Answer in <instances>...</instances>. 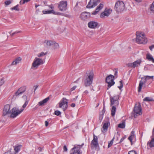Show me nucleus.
<instances>
[{"mask_svg": "<svg viewBox=\"0 0 154 154\" xmlns=\"http://www.w3.org/2000/svg\"><path fill=\"white\" fill-rule=\"evenodd\" d=\"M100 0H90L86 8H91L95 7L100 3Z\"/></svg>", "mask_w": 154, "mask_h": 154, "instance_id": "9b49d317", "label": "nucleus"}, {"mask_svg": "<svg viewBox=\"0 0 154 154\" xmlns=\"http://www.w3.org/2000/svg\"><path fill=\"white\" fill-rule=\"evenodd\" d=\"M39 5H35V7L36 8H37L38 7Z\"/></svg>", "mask_w": 154, "mask_h": 154, "instance_id": "774afa93", "label": "nucleus"}, {"mask_svg": "<svg viewBox=\"0 0 154 154\" xmlns=\"http://www.w3.org/2000/svg\"><path fill=\"white\" fill-rule=\"evenodd\" d=\"M77 97H78V96H77L75 98H74L72 99V100H75L77 99Z\"/></svg>", "mask_w": 154, "mask_h": 154, "instance_id": "e2e57ef3", "label": "nucleus"}, {"mask_svg": "<svg viewBox=\"0 0 154 154\" xmlns=\"http://www.w3.org/2000/svg\"><path fill=\"white\" fill-rule=\"evenodd\" d=\"M119 98V95H117L114 96L113 97L110 98V105H115V106H118L119 102L118 100Z\"/></svg>", "mask_w": 154, "mask_h": 154, "instance_id": "f8f14e48", "label": "nucleus"}, {"mask_svg": "<svg viewBox=\"0 0 154 154\" xmlns=\"http://www.w3.org/2000/svg\"><path fill=\"white\" fill-rule=\"evenodd\" d=\"M22 145H16L15 146H14V150L16 153H17L20 149Z\"/></svg>", "mask_w": 154, "mask_h": 154, "instance_id": "c85d7f7f", "label": "nucleus"}, {"mask_svg": "<svg viewBox=\"0 0 154 154\" xmlns=\"http://www.w3.org/2000/svg\"><path fill=\"white\" fill-rule=\"evenodd\" d=\"M103 7V4L102 3H100L99 5L97 6L95 10L91 14L93 15L96 14L100 10L102 9Z\"/></svg>", "mask_w": 154, "mask_h": 154, "instance_id": "aec40b11", "label": "nucleus"}, {"mask_svg": "<svg viewBox=\"0 0 154 154\" xmlns=\"http://www.w3.org/2000/svg\"><path fill=\"white\" fill-rule=\"evenodd\" d=\"M127 66L129 67L134 68L133 63H129L127 64Z\"/></svg>", "mask_w": 154, "mask_h": 154, "instance_id": "f704fd0d", "label": "nucleus"}, {"mask_svg": "<svg viewBox=\"0 0 154 154\" xmlns=\"http://www.w3.org/2000/svg\"><path fill=\"white\" fill-rule=\"evenodd\" d=\"M26 86H22L17 91L15 92V95L13 97L18 96L22 94L25 92L26 90Z\"/></svg>", "mask_w": 154, "mask_h": 154, "instance_id": "dca6fc26", "label": "nucleus"}, {"mask_svg": "<svg viewBox=\"0 0 154 154\" xmlns=\"http://www.w3.org/2000/svg\"><path fill=\"white\" fill-rule=\"evenodd\" d=\"M136 34V41L138 43L145 44L147 42V39L144 34L140 33L139 32H137Z\"/></svg>", "mask_w": 154, "mask_h": 154, "instance_id": "f03ea898", "label": "nucleus"}, {"mask_svg": "<svg viewBox=\"0 0 154 154\" xmlns=\"http://www.w3.org/2000/svg\"><path fill=\"white\" fill-rule=\"evenodd\" d=\"M141 62V61L140 60H137L133 62L134 68L136 66H138L139 65H140Z\"/></svg>", "mask_w": 154, "mask_h": 154, "instance_id": "c756f323", "label": "nucleus"}, {"mask_svg": "<svg viewBox=\"0 0 154 154\" xmlns=\"http://www.w3.org/2000/svg\"><path fill=\"white\" fill-rule=\"evenodd\" d=\"M147 144L150 148L154 147V139L151 137V140L148 142Z\"/></svg>", "mask_w": 154, "mask_h": 154, "instance_id": "393cba45", "label": "nucleus"}, {"mask_svg": "<svg viewBox=\"0 0 154 154\" xmlns=\"http://www.w3.org/2000/svg\"><path fill=\"white\" fill-rule=\"evenodd\" d=\"M112 10L111 9H109L107 10H105L103 12L101 13L100 15L101 17H103L105 16H108L111 13Z\"/></svg>", "mask_w": 154, "mask_h": 154, "instance_id": "6ab92c4d", "label": "nucleus"}, {"mask_svg": "<svg viewBox=\"0 0 154 154\" xmlns=\"http://www.w3.org/2000/svg\"><path fill=\"white\" fill-rule=\"evenodd\" d=\"M10 106L9 104H8L5 105L3 110V115L5 116L6 115L10 113L11 112V111H10Z\"/></svg>", "mask_w": 154, "mask_h": 154, "instance_id": "a211bd4d", "label": "nucleus"}, {"mask_svg": "<svg viewBox=\"0 0 154 154\" xmlns=\"http://www.w3.org/2000/svg\"><path fill=\"white\" fill-rule=\"evenodd\" d=\"M46 54H47L46 53H45L43 52H42L40 54H38V57H41L45 55Z\"/></svg>", "mask_w": 154, "mask_h": 154, "instance_id": "ea45409f", "label": "nucleus"}, {"mask_svg": "<svg viewBox=\"0 0 154 154\" xmlns=\"http://www.w3.org/2000/svg\"><path fill=\"white\" fill-rule=\"evenodd\" d=\"M143 100L144 101L147 102L152 101H154L152 99L149 97H146L143 99Z\"/></svg>", "mask_w": 154, "mask_h": 154, "instance_id": "72a5a7b5", "label": "nucleus"}, {"mask_svg": "<svg viewBox=\"0 0 154 154\" xmlns=\"http://www.w3.org/2000/svg\"><path fill=\"white\" fill-rule=\"evenodd\" d=\"M126 136H125L123 137H122L119 143H121L124 140V139L126 138Z\"/></svg>", "mask_w": 154, "mask_h": 154, "instance_id": "c03bdc74", "label": "nucleus"}, {"mask_svg": "<svg viewBox=\"0 0 154 154\" xmlns=\"http://www.w3.org/2000/svg\"><path fill=\"white\" fill-rule=\"evenodd\" d=\"M76 87H77V86H75L73 87L72 88L70 89V91H73L76 88Z\"/></svg>", "mask_w": 154, "mask_h": 154, "instance_id": "de8ad7c7", "label": "nucleus"}, {"mask_svg": "<svg viewBox=\"0 0 154 154\" xmlns=\"http://www.w3.org/2000/svg\"><path fill=\"white\" fill-rule=\"evenodd\" d=\"M146 58L148 60L154 63V58L150 54L148 53L146 54Z\"/></svg>", "mask_w": 154, "mask_h": 154, "instance_id": "b1692460", "label": "nucleus"}, {"mask_svg": "<svg viewBox=\"0 0 154 154\" xmlns=\"http://www.w3.org/2000/svg\"><path fill=\"white\" fill-rule=\"evenodd\" d=\"M45 125L46 127H47L48 126V122L47 121H45Z\"/></svg>", "mask_w": 154, "mask_h": 154, "instance_id": "5fc2aeb1", "label": "nucleus"}, {"mask_svg": "<svg viewBox=\"0 0 154 154\" xmlns=\"http://www.w3.org/2000/svg\"><path fill=\"white\" fill-rule=\"evenodd\" d=\"M21 60V58L20 57H17L12 62L11 65H17V63H19Z\"/></svg>", "mask_w": 154, "mask_h": 154, "instance_id": "a878e982", "label": "nucleus"}, {"mask_svg": "<svg viewBox=\"0 0 154 154\" xmlns=\"http://www.w3.org/2000/svg\"><path fill=\"white\" fill-rule=\"evenodd\" d=\"M44 63L43 60L41 59L35 57L32 66V69H37L39 66Z\"/></svg>", "mask_w": 154, "mask_h": 154, "instance_id": "39448f33", "label": "nucleus"}, {"mask_svg": "<svg viewBox=\"0 0 154 154\" xmlns=\"http://www.w3.org/2000/svg\"><path fill=\"white\" fill-rule=\"evenodd\" d=\"M23 0H21L20 2V5L24 4L25 3H23Z\"/></svg>", "mask_w": 154, "mask_h": 154, "instance_id": "6e6d98bb", "label": "nucleus"}, {"mask_svg": "<svg viewBox=\"0 0 154 154\" xmlns=\"http://www.w3.org/2000/svg\"><path fill=\"white\" fill-rule=\"evenodd\" d=\"M115 139L114 137L112 139V140L110 141V142L108 143V147L109 148L110 146H111L113 142V140H114Z\"/></svg>", "mask_w": 154, "mask_h": 154, "instance_id": "4c0bfd02", "label": "nucleus"}, {"mask_svg": "<svg viewBox=\"0 0 154 154\" xmlns=\"http://www.w3.org/2000/svg\"><path fill=\"white\" fill-rule=\"evenodd\" d=\"M150 10L153 13H154V1L151 5Z\"/></svg>", "mask_w": 154, "mask_h": 154, "instance_id": "c9c22d12", "label": "nucleus"}, {"mask_svg": "<svg viewBox=\"0 0 154 154\" xmlns=\"http://www.w3.org/2000/svg\"><path fill=\"white\" fill-rule=\"evenodd\" d=\"M53 49L54 50L58 49L59 48V44L54 41V43L53 45Z\"/></svg>", "mask_w": 154, "mask_h": 154, "instance_id": "2f4dec72", "label": "nucleus"}, {"mask_svg": "<svg viewBox=\"0 0 154 154\" xmlns=\"http://www.w3.org/2000/svg\"><path fill=\"white\" fill-rule=\"evenodd\" d=\"M19 5H17L16 6H14V7L11 8L12 10H14L16 11H20V9L18 8Z\"/></svg>", "mask_w": 154, "mask_h": 154, "instance_id": "e433bc0d", "label": "nucleus"}, {"mask_svg": "<svg viewBox=\"0 0 154 154\" xmlns=\"http://www.w3.org/2000/svg\"><path fill=\"white\" fill-rule=\"evenodd\" d=\"M61 113L58 110H56L54 112L55 114L57 116H59Z\"/></svg>", "mask_w": 154, "mask_h": 154, "instance_id": "79ce46f5", "label": "nucleus"}, {"mask_svg": "<svg viewBox=\"0 0 154 154\" xmlns=\"http://www.w3.org/2000/svg\"><path fill=\"white\" fill-rule=\"evenodd\" d=\"M125 126V122H123L121 123H120L118 125V127L121 128H124Z\"/></svg>", "mask_w": 154, "mask_h": 154, "instance_id": "473e14b6", "label": "nucleus"}, {"mask_svg": "<svg viewBox=\"0 0 154 154\" xmlns=\"http://www.w3.org/2000/svg\"><path fill=\"white\" fill-rule=\"evenodd\" d=\"M14 35H15V33L14 32L13 33L11 34V36H13Z\"/></svg>", "mask_w": 154, "mask_h": 154, "instance_id": "338daca9", "label": "nucleus"}, {"mask_svg": "<svg viewBox=\"0 0 154 154\" xmlns=\"http://www.w3.org/2000/svg\"><path fill=\"white\" fill-rule=\"evenodd\" d=\"M21 31H17L14 32L15 33V34H16L21 33Z\"/></svg>", "mask_w": 154, "mask_h": 154, "instance_id": "bf43d9fd", "label": "nucleus"}, {"mask_svg": "<svg viewBox=\"0 0 154 154\" xmlns=\"http://www.w3.org/2000/svg\"><path fill=\"white\" fill-rule=\"evenodd\" d=\"M54 11L53 10L48 11L43 10L42 11V13L44 14H49L51 13H54Z\"/></svg>", "mask_w": 154, "mask_h": 154, "instance_id": "7c9ffc66", "label": "nucleus"}, {"mask_svg": "<svg viewBox=\"0 0 154 154\" xmlns=\"http://www.w3.org/2000/svg\"><path fill=\"white\" fill-rule=\"evenodd\" d=\"M135 137V135L134 134V131H132L131 133L130 136L128 138V139L130 141L131 145L132 144V140Z\"/></svg>", "mask_w": 154, "mask_h": 154, "instance_id": "5701e85b", "label": "nucleus"}, {"mask_svg": "<svg viewBox=\"0 0 154 154\" xmlns=\"http://www.w3.org/2000/svg\"><path fill=\"white\" fill-rule=\"evenodd\" d=\"M71 106L72 107H74L75 106V104L74 103H72L71 104Z\"/></svg>", "mask_w": 154, "mask_h": 154, "instance_id": "052dcab7", "label": "nucleus"}, {"mask_svg": "<svg viewBox=\"0 0 154 154\" xmlns=\"http://www.w3.org/2000/svg\"><path fill=\"white\" fill-rule=\"evenodd\" d=\"M152 137L154 139V128H153L152 131Z\"/></svg>", "mask_w": 154, "mask_h": 154, "instance_id": "864d4df0", "label": "nucleus"}, {"mask_svg": "<svg viewBox=\"0 0 154 154\" xmlns=\"http://www.w3.org/2000/svg\"><path fill=\"white\" fill-rule=\"evenodd\" d=\"M45 43H46L47 46H50L53 45V44L54 43V41L51 40H45Z\"/></svg>", "mask_w": 154, "mask_h": 154, "instance_id": "cd10ccee", "label": "nucleus"}, {"mask_svg": "<svg viewBox=\"0 0 154 154\" xmlns=\"http://www.w3.org/2000/svg\"><path fill=\"white\" fill-rule=\"evenodd\" d=\"M23 110L24 109L22 108H21L20 110H19L17 108H13L11 111L10 117L12 118L16 117L23 112Z\"/></svg>", "mask_w": 154, "mask_h": 154, "instance_id": "423d86ee", "label": "nucleus"}, {"mask_svg": "<svg viewBox=\"0 0 154 154\" xmlns=\"http://www.w3.org/2000/svg\"><path fill=\"white\" fill-rule=\"evenodd\" d=\"M114 76L112 75H110L106 77V82L108 84L107 90L115 84V82L114 81Z\"/></svg>", "mask_w": 154, "mask_h": 154, "instance_id": "0eeeda50", "label": "nucleus"}, {"mask_svg": "<svg viewBox=\"0 0 154 154\" xmlns=\"http://www.w3.org/2000/svg\"><path fill=\"white\" fill-rule=\"evenodd\" d=\"M84 145L83 143L81 145H74V147L71 150V154H82L81 149Z\"/></svg>", "mask_w": 154, "mask_h": 154, "instance_id": "20e7f679", "label": "nucleus"}, {"mask_svg": "<svg viewBox=\"0 0 154 154\" xmlns=\"http://www.w3.org/2000/svg\"><path fill=\"white\" fill-rule=\"evenodd\" d=\"M4 154H12V153L11 150L8 151V152H5Z\"/></svg>", "mask_w": 154, "mask_h": 154, "instance_id": "3c124183", "label": "nucleus"}, {"mask_svg": "<svg viewBox=\"0 0 154 154\" xmlns=\"http://www.w3.org/2000/svg\"><path fill=\"white\" fill-rule=\"evenodd\" d=\"M49 99V98L48 97L42 101L38 102V104L35 106L36 108L38 107L39 106H42L44 105V104L46 103Z\"/></svg>", "mask_w": 154, "mask_h": 154, "instance_id": "4be33fe9", "label": "nucleus"}, {"mask_svg": "<svg viewBox=\"0 0 154 154\" xmlns=\"http://www.w3.org/2000/svg\"><path fill=\"white\" fill-rule=\"evenodd\" d=\"M98 23L95 21H91L88 23V27L92 29H94L97 28Z\"/></svg>", "mask_w": 154, "mask_h": 154, "instance_id": "f3484780", "label": "nucleus"}, {"mask_svg": "<svg viewBox=\"0 0 154 154\" xmlns=\"http://www.w3.org/2000/svg\"><path fill=\"white\" fill-rule=\"evenodd\" d=\"M91 17V14L90 13L84 12H82L80 16V18L83 21H87Z\"/></svg>", "mask_w": 154, "mask_h": 154, "instance_id": "4468645a", "label": "nucleus"}, {"mask_svg": "<svg viewBox=\"0 0 154 154\" xmlns=\"http://www.w3.org/2000/svg\"><path fill=\"white\" fill-rule=\"evenodd\" d=\"M88 91L87 90L85 91L84 92V93L86 94H88Z\"/></svg>", "mask_w": 154, "mask_h": 154, "instance_id": "680f3d73", "label": "nucleus"}, {"mask_svg": "<svg viewBox=\"0 0 154 154\" xmlns=\"http://www.w3.org/2000/svg\"><path fill=\"white\" fill-rule=\"evenodd\" d=\"M49 7L50 8H51L52 9H53L54 8V7L52 5H49Z\"/></svg>", "mask_w": 154, "mask_h": 154, "instance_id": "4d7b16f0", "label": "nucleus"}, {"mask_svg": "<svg viewBox=\"0 0 154 154\" xmlns=\"http://www.w3.org/2000/svg\"><path fill=\"white\" fill-rule=\"evenodd\" d=\"M125 9V5L124 2L120 1H118L115 4L114 9L118 13L124 11Z\"/></svg>", "mask_w": 154, "mask_h": 154, "instance_id": "7ed1b4c3", "label": "nucleus"}, {"mask_svg": "<svg viewBox=\"0 0 154 154\" xmlns=\"http://www.w3.org/2000/svg\"><path fill=\"white\" fill-rule=\"evenodd\" d=\"M128 154H137L136 151L135 150H132L129 151L128 152Z\"/></svg>", "mask_w": 154, "mask_h": 154, "instance_id": "58836bf2", "label": "nucleus"}, {"mask_svg": "<svg viewBox=\"0 0 154 154\" xmlns=\"http://www.w3.org/2000/svg\"><path fill=\"white\" fill-rule=\"evenodd\" d=\"M28 102L27 101H26L25 102V103L23 105V109L24 108H25L26 107V106H27V105L28 104Z\"/></svg>", "mask_w": 154, "mask_h": 154, "instance_id": "a18cd8bd", "label": "nucleus"}, {"mask_svg": "<svg viewBox=\"0 0 154 154\" xmlns=\"http://www.w3.org/2000/svg\"><path fill=\"white\" fill-rule=\"evenodd\" d=\"M117 73H118V71H117V70H116V71H115V73H114V75H117Z\"/></svg>", "mask_w": 154, "mask_h": 154, "instance_id": "0e129e2a", "label": "nucleus"}, {"mask_svg": "<svg viewBox=\"0 0 154 154\" xmlns=\"http://www.w3.org/2000/svg\"><path fill=\"white\" fill-rule=\"evenodd\" d=\"M105 107H103V110L101 112L102 115H103L105 113Z\"/></svg>", "mask_w": 154, "mask_h": 154, "instance_id": "8fccbe9b", "label": "nucleus"}, {"mask_svg": "<svg viewBox=\"0 0 154 154\" xmlns=\"http://www.w3.org/2000/svg\"><path fill=\"white\" fill-rule=\"evenodd\" d=\"M98 145L97 137L94 134H93V139L91 143V147L96 148Z\"/></svg>", "mask_w": 154, "mask_h": 154, "instance_id": "2eb2a0df", "label": "nucleus"}, {"mask_svg": "<svg viewBox=\"0 0 154 154\" xmlns=\"http://www.w3.org/2000/svg\"><path fill=\"white\" fill-rule=\"evenodd\" d=\"M11 3V1L10 0L6 1L5 2V3L6 5H9Z\"/></svg>", "mask_w": 154, "mask_h": 154, "instance_id": "37998d69", "label": "nucleus"}, {"mask_svg": "<svg viewBox=\"0 0 154 154\" xmlns=\"http://www.w3.org/2000/svg\"><path fill=\"white\" fill-rule=\"evenodd\" d=\"M133 111L135 114H139V115L142 114V108L140 104L139 103L135 104Z\"/></svg>", "mask_w": 154, "mask_h": 154, "instance_id": "ddd939ff", "label": "nucleus"}, {"mask_svg": "<svg viewBox=\"0 0 154 154\" xmlns=\"http://www.w3.org/2000/svg\"><path fill=\"white\" fill-rule=\"evenodd\" d=\"M115 106L114 105L112 107L111 109V115L113 117L115 115L116 110V106Z\"/></svg>", "mask_w": 154, "mask_h": 154, "instance_id": "bb28decb", "label": "nucleus"}, {"mask_svg": "<svg viewBox=\"0 0 154 154\" xmlns=\"http://www.w3.org/2000/svg\"><path fill=\"white\" fill-rule=\"evenodd\" d=\"M149 48L150 50L152 51V48H154V45H152L151 46H149Z\"/></svg>", "mask_w": 154, "mask_h": 154, "instance_id": "603ef678", "label": "nucleus"}, {"mask_svg": "<svg viewBox=\"0 0 154 154\" xmlns=\"http://www.w3.org/2000/svg\"><path fill=\"white\" fill-rule=\"evenodd\" d=\"M4 83V80L2 79L0 80V86L2 85Z\"/></svg>", "mask_w": 154, "mask_h": 154, "instance_id": "49530a36", "label": "nucleus"}, {"mask_svg": "<svg viewBox=\"0 0 154 154\" xmlns=\"http://www.w3.org/2000/svg\"><path fill=\"white\" fill-rule=\"evenodd\" d=\"M38 87V85H36L35 86V90Z\"/></svg>", "mask_w": 154, "mask_h": 154, "instance_id": "69168bd1", "label": "nucleus"}, {"mask_svg": "<svg viewBox=\"0 0 154 154\" xmlns=\"http://www.w3.org/2000/svg\"><path fill=\"white\" fill-rule=\"evenodd\" d=\"M86 75L83 80L84 85L86 87L89 86L92 83L94 73L92 71H90L86 73Z\"/></svg>", "mask_w": 154, "mask_h": 154, "instance_id": "f257e3e1", "label": "nucleus"}, {"mask_svg": "<svg viewBox=\"0 0 154 154\" xmlns=\"http://www.w3.org/2000/svg\"><path fill=\"white\" fill-rule=\"evenodd\" d=\"M145 78H143V81L140 80V81L139 86L138 87V92H140L141 90L142 86L143 85L145 84L147 80L150 79H153L154 78V76H149L146 75L145 76Z\"/></svg>", "mask_w": 154, "mask_h": 154, "instance_id": "6e6552de", "label": "nucleus"}, {"mask_svg": "<svg viewBox=\"0 0 154 154\" xmlns=\"http://www.w3.org/2000/svg\"><path fill=\"white\" fill-rule=\"evenodd\" d=\"M64 151H67V148L66 145H64L63 148Z\"/></svg>", "mask_w": 154, "mask_h": 154, "instance_id": "09e8293b", "label": "nucleus"}, {"mask_svg": "<svg viewBox=\"0 0 154 154\" xmlns=\"http://www.w3.org/2000/svg\"><path fill=\"white\" fill-rule=\"evenodd\" d=\"M67 2L66 1H62L59 2L58 8L60 11H64L67 8Z\"/></svg>", "mask_w": 154, "mask_h": 154, "instance_id": "9d476101", "label": "nucleus"}, {"mask_svg": "<svg viewBox=\"0 0 154 154\" xmlns=\"http://www.w3.org/2000/svg\"><path fill=\"white\" fill-rule=\"evenodd\" d=\"M60 108H62L64 111L68 108V100L65 98H63L59 103Z\"/></svg>", "mask_w": 154, "mask_h": 154, "instance_id": "1a4fd4ad", "label": "nucleus"}, {"mask_svg": "<svg viewBox=\"0 0 154 154\" xmlns=\"http://www.w3.org/2000/svg\"><path fill=\"white\" fill-rule=\"evenodd\" d=\"M109 125L110 123L109 122H107L104 123L103 124L102 128L101 129L102 132L103 133L106 132L108 130V126Z\"/></svg>", "mask_w": 154, "mask_h": 154, "instance_id": "412c9836", "label": "nucleus"}, {"mask_svg": "<svg viewBox=\"0 0 154 154\" xmlns=\"http://www.w3.org/2000/svg\"><path fill=\"white\" fill-rule=\"evenodd\" d=\"M31 0H23V3H27L29 1H30Z\"/></svg>", "mask_w": 154, "mask_h": 154, "instance_id": "13d9d810", "label": "nucleus"}, {"mask_svg": "<svg viewBox=\"0 0 154 154\" xmlns=\"http://www.w3.org/2000/svg\"><path fill=\"white\" fill-rule=\"evenodd\" d=\"M119 82H120V86H118V88H119V89L120 90H121L123 87V81L122 80H121Z\"/></svg>", "mask_w": 154, "mask_h": 154, "instance_id": "a19ab883", "label": "nucleus"}]
</instances>
